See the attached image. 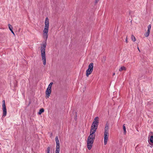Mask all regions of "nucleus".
Wrapping results in <instances>:
<instances>
[{
  "instance_id": "obj_6",
  "label": "nucleus",
  "mask_w": 153,
  "mask_h": 153,
  "mask_svg": "<svg viewBox=\"0 0 153 153\" xmlns=\"http://www.w3.org/2000/svg\"><path fill=\"white\" fill-rule=\"evenodd\" d=\"M51 92V89L47 88L45 92L46 96L47 98H49Z\"/></svg>"
},
{
  "instance_id": "obj_24",
  "label": "nucleus",
  "mask_w": 153,
  "mask_h": 153,
  "mask_svg": "<svg viewBox=\"0 0 153 153\" xmlns=\"http://www.w3.org/2000/svg\"><path fill=\"white\" fill-rule=\"evenodd\" d=\"M126 43H127L128 42L127 36L126 37Z\"/></svg>"
},
{
  "instance_id": "obj_14",
  "label": "nucleus",
  "mask_w": 153,
  "mask_h": 153,
  "mask_svg": "<svg viewBox=\"0 0 153 153\" xmlns=\"http://www.w3.org/2000/svg\"><path fill=\"white\" fill-rule=\"evenodd\" d=\"M131 39L133 42H135L136 41V38L133 35H131Z\"/></svg>"
},
{
  "instance_id": "obj_5",
  "label": "nucleus",
  "mask_w": 153,
  "mask_h": 153,
  "mask_svg": "<svg viewBox=\"0 0 153 153\" xmlns=\"http://www.w3.org/2000/svg\"><path fill=\"white\" fill-rule=\"evenodd\" d=\"M109 133H108L105 132L104 134V144L105 145L107 144L108 137Z\"/></svg>"
},
{
  "instance_id": "obj_27",
  "label": "nucleus",
  "mask_w": 153,
  "mask_h": 153,
  "mask_svg": "<svg viewBox=\"0 0 153 153\" xmlns=\"http://www.w3.org/2000/svg\"><path fill=\"white\" fill-rule=\"evenodd\" d=\"M138 50H139V51L140 52V50H139V48L138 47Z\"/></svg>"
},
{
  "instance_id": "obj_11",
  "label": "nucleus",
  "mask_w": 153,
  "mask_h": 153,
  "mask_svg": "<svg viewBox=\"0 0 153 153\" xmlns=\"http://www.w3.org/2000/svg\"><path fill=\"white\" fill-rule=\"evenodd\" d=\"M126 68L124 66L121 67L120 69H119V71H121L123 70H126Z\"/></svg>"
},
{
  "instance_id": "obj_26",
  "label": "nucleus",
  "mask_w": 153,
  "mask_h": 153,
  "mask_svg": "<svg viewBox=\"0 0 153 153\" xmlns=\"http://www.w3.org/2000/svg\"><path fill=\"white\" fill-rule=\"evenodd\" d=\"M115 73H114L113 74V76H114V75H115Z\"/></svg>"
},
{
  "instance_id": "obj_4",
  "label": "nucleus",
  "mask_w": 153,
  "mask_h": 153,
  "mask_svg": "<svg viewBox=\"0 0 153 153\" xmlns=\"http://www.w3.org/2000/svg\"><path fill=\"white\" fill-rule=\"evenodd\" d=\"M2 109L3 111V116H5L7 114V110L5 105V101L4 100L2 101Z\"/></svg>"
},
{
  "instance_id": "obj_18",
  "label": "nucleus",
  "mask_w": 153,
  "mask_h": 153,
  "mask_svg": "<svg viewBox=\"0 0 153 153\" xmlns=\"http://www.w3.org/2000/svg\"><path fill=\"white\" fill-rule=\"evenodd\" d=\"M50 147H48L46 150L47 153H50Z\"/></svg>"
},
{
  "instance_id": "obj_21",
  "label": "nucleus",
  "mask_w": 153,
  "mask_h": 153,
  "mask_svg": "<svg viewBox=\"0 0 153 153\" xmlns=\"http://www.w3.org/2000/svg\"><path fill=\"white\" fill-rule=\"evenodd\" d=\"M151 25H149L148 26V30H150L151 29Z\"/></svg>"
},
{
  "instance_id": "obj_12",
  "label": "nucleus",
  "mask_w": 153,
  "mask_h": 153,
  "mask_svg": "<svg viewBox=\"0 0 153 153\" xmlns=\"http://www.w3.org/2000/svg\"><path fill=\"white\" fill-rule=\"evenodd\" d=\"M44 111V110L43 108H42L40 109L39 111L38 112V114L39 115H40Z\"/></svg>"
},
{
  "instance_id": "obj_10",
  "label": "nucleus",
  "mask_w": 153,
  "mask_h": 153,
  "mask_svg": "<svg viewBox=\"0 0 153 153\" xmlns=\"http://www.w3.org/2000/svg\"><path fill=\"white\" fill-rule=\"evenodd\" d=\"M98 124L94 123V122H93L91 126L92 127H94L97 128V126H98Z\"/></svg>"
},
{
  "instance_id": "obj_20",
  "label": "nucleus",
  "mask_w": 153,
  "mask_h": 153,
  "mask_svg": "<svg viewBox=\"0 0 153 153\" xmlns=\"http://www.w3.org/2000/svg\"><path fill=\"white\" fill-rule=\"evenodd\" d=\"M56 148H60V143H56Z\"/></svg>"
},
{
  "instance_id": "obj_8",
  "label": "nucleus",
  "mask_w": 153,
  "mask_h": 153,
  "mask_svg": "<svg viewBox=\"0 0 153 153\" xmlns=\"http://www.w3.org/2000/svg\"><path fill=\"white\" fill-rule=\"evenodd\" d=\"M8 26L9 27V28L10 30L11 31L12 33L14 35H15L13 31V30H12V28H13V27H12V25H11L10 24H8Z\"/></svg>"
},
{
  "instance_id": "obj_19",
  "label": "nucleus",
  "mask_w": 153,
  "mask_h": 153,
  "mask_svg": "<svg viewBox=\"0 0 153 153\" xmlns=\"http://www.w3.org/2000/svg\"><path fill=\"white\" fill-rule=\"evenodd\" d=\"M150 141L152 143H153V136H151L150 137Z\"/></svg>"
},
{
  "instance_id": "obj_15",
  "label": "nucleus",
  "mask_w": 153,
  "mask_h": 153,
  "mask_svg": "<svg viewBox=\"0 0 153 153\" xmlns=\"http://www.w3.org/2000/svg\"><path fill=\"white\" fill-rule=\"evenodd\" d=\"M53 84V82L50 83V84L48 85V88H47L51 89V87H52V86Z\"/></svg>"
},
{
  "instance_id": "obj_1",
  "label": "nucleus",
  "mask_w": 153,
  "mask_h": 153,
  "mask_svg": "<svg viewBox=\"0 0 153 153\" xmlns=\"http://www.w3.org/2000/svg\"><path fill=\"white\" fill-rule=\"evenodd\" d=\"M45 28L43 30V38L45 40V42L43 44L41 47V52L42 59L43 64L44 65H46V62L45 48L47 45L46 41L48 36V33L49 27V19L48 17H46L45 19Z\"/></svg>"
},
{
  "instance_id": "obj_3",
  "label": "nucleus",
  "mask_w": 153,
  "mask_h": 153,
  "mask_svg": "<svg viewBox=\"0 0 153 153\" xmlns=\"http://www.w3.org/2000/svg\"><path fill=\"white\" fill-rule=\"evenodd\" d=\"M94 64L91 63L88 65V68L86 71V75L88 77L92 72L93 70Z\"/></svg>"
},
{
  "instance_id": "obj_17",
  "label": "nucleus",
  "mask_w": 153,
  "mask_h": 153,
  "mask_svg": "<svg viewBox=\"0 0 153 153\" xmlns=\"http://www.w3.org/2000/svg\"><path fill=\"white\" fill-rule=\"evenodd\" d=\"M60 148L56 149L55 153H59Z\"/></svg>"
},
{
  "instance_id": "obj_7",
  "label": "nucleus",
  "mask_w": 153,
  "mask_h": 153,
  "mask_svg": "<svg viewBox=\"0 0 153 153\" xmlns=\"http://www.w3.org/2000/svg\"><path fill=\"white\" fill-rule=\"evenodd\" d=\"M109 130V124L108 123H106L105 125V132L108 133Z\"/></svg>"
},
{
  "instance_id": "obj_22",
  "label": "nucleus",
  "mask_w": 153,
  "mask_h": 153,
  "mask_svg": "<svg viewBox=\"0 0 153 153\" xmlns=\"http://www.w3.org/2000/svg\"><path fill=\"white\" fill-rule=\"evenodd\" d=\"M145 35L146 37H148L149 36V34L148 33H145Z\"/></svg>"
},
{
  "instance_id": "obj_23",
  "label": "nucleus",
  "mask_w": 153,
  "mask_h": 153,
  "mask_svg": "<svg viewBox=\"0 0 153 153\" xmlns=\"http://www.w3.org/2000/svg\"><path fill=\"white\" fill-rule=\"evenodd\" d=\"M100 0H95V3L96 4H97Z\"/></svg>"
},
{
  "instance_id": "obj_9",
  "label": "nucleus",
  "mask_w": 153,
  "mask_h": 153,
  "mask_svg": "<svg viewBox=\"0 0 153 153\" xmlns=\"http://www.w3.org/2000/svg\"><path fill=\"white\" fill-rule=\"evenodd\" d=\"M98 120H99V118L98 117H97L95 118L93 122H94V123H96L98 124V123H99Z\"/></svg>"
},
{
  "instance_id": "obj_2",
  "label": "nucleus",
  "mask_w": 153,
  "mask_h": 153,
  "mask_svg": "<svg viewBox=\"0 0 153 153\" xmlns=\"http://www.w3.org/2000/svg\"><path fill=\"white\" fill-rule=\"evenodd\" d=\"M97 128L91 126L90 132V135L87 140V146L88 149L91 150L92 147L95 137V133Z\"/></svg>"
},
{
  "instance_id": "obj_16",
  "label": "nucleus",
  "mask_w": 153,
  "mask_h": 153,
  "mask_svg": "<svg viewBox=\"0 0 153 153\" xmlns=\"http://www.w3.org/2000/svg\"><path fill=\"white\" fill-rule=\"evenodd\" d=\"M124 125H125L124 124L123 126V131H124V134H126V127L124 126Z\"/></svg>"
},
{
  "instance_id": "obj_13",
  "label": "nucleus",
  "mask_w": 153,
  "mask_h": 153,
  "mask_svg": "<svg viewBox=\"0 0 153 153\" xmlns=\"http://www.w3.org/2000/svg\"><path fill=\"white\" fill-rule=\"evenodd\" d=\"M55 141H56V143H59V140L58 136H57L56 137Z\"/></svg>"
},
{
  "instance_id": "obj_25",
  "label": "nucleus",
  "mask_w": 153,
  "mask_h": 153,
  "mask_svg": "<svg viewBox=\"0 0 153 153\" xmlns=\"http://www.w3.org/2000/svg\"><path fill=\"white\" fill-rule=\"evenodd\" d=\"M150 32V30H148L147 33H149V34Z\"/></svg>"
}]
</instances>
